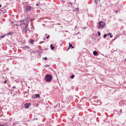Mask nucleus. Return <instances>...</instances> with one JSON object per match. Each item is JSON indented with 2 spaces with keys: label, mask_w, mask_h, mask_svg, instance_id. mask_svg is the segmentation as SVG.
<instances>
[{
  "label": "nucleus",
  "mask_w": 126,
  "mask_h": 126,
  "mask_svg": "<svg viewBox=\"0 0 126 126\" xmlns=\"http://www.w3.org/2000/svg\"><path fill=\"white\" fill-rule=\"evenodd\" d=\"M77 9H78V11H79V9H78V8Z\"/></svg>",
  "instance_id": "obj_32"
},
{
  "label": "nucleus",
  "mask_w": 126,
  "mask_h": 126,
  "mask_svg": "<svg viewBox=\"0 0 126 126\" xmlns=\"http://www.w3.org/2000/svg\"><path fill=\"white\" fill-rule=\"evenodd\" d=\"M34 42V41L32 39H31L30 41V42L32 44H33V43Z\"/></svg>",
  "instance_id": "obj_12"
},
{
  "label": "nucleus",
  "mask_w": 126,
  "mask_h": 126,
  "mask_svg": "<svg viewBox=\"0 0 126 126\" xmlns=\"http://www.w3.org/2000/svg\"><path fill=\"white\" fill-rule=\"evenodd\" d=\"M70 3L71 4V2H70Z\"/></svg>",
  "instance_id": "obj_35"
},
{
  "label": "nucleus",
  "mask_w": 126,
  "mask_h": 126,
  "mask_svg": "<svg viewBox=\"0 0 126 126\" xmlns=\"http://www.w3.org/2000/svg\"><path fill=\"white\" fill-rule=\"evenodd\" d=\"M122 109H120V112L121 113V112H122Z\"/></svg>",
  "instance_id": "obj_22"
},
{
  "label": "nucleus",
  "mask_w": 126,
  "mask_h": 126,
  "mask_svg": "<svg viewBox=\"0 0 126 126\" xmlns=\"http://www.w3.org/2000/svg\"><path fill=\"white\" fill-rule=\"evenodd\" d=\"M36 5L37 6H39V4H36Z\"/></svg>",
  "instance_id": "obj_19"
},
{
  "label": "nucleus",
  "mask_w": 126,
  "mask_h": 126,
  "mask_svg": "<svg viewBox=\"0 0 126 126\" xmlns=\"http://www.w3.org/2000/svg\"><path fill=\"white\" fill-rule=\"evenodd\" d=\"M27 47V46H26Z\"/></svg>",
  "instance_id": "obj_36"
},
{
  "label": "nucleus",
  "mask_w": 126,
  "mask_h": 126,
  "mask_svg": "<svg viewBox=\"0 0 126 126\" xmlns=\"http://www.w3.org/2000/svg\"><path fill=\"white\" fill-rule=\"evenodd\" d=\"M31 7L30 6H27L26 7V10L28 11H30L31 9Z\"/></svg>",
  "instance_id": "obj_5"
},
{
  "label": "nucleus",
  "mask_w": 126,
  "mask_h": 126,
  "mask_svg": "<svg viewBox=\"0 0 126 126\" xmlns=\"http://www.w3.org/2000/svg\"><path fill=\"white\" fill-rule=\"evenodd\" d=\"M45 38H44L43 39V40H45Z\"/></svg>",
  "instance_id": "obj_28"
},
{
  "label": "nucleus",
  "mask_w": 126,
  "mask_h": 126,
  "mask_svg": "<svg viewBox=\"0 0 126 126\" xmlns=\"http://www.w3.org/2000/svg\"><path fill=\"white\" fill-rule=\"evenodd\" d=\"M30 103H29L28 104H24V106L25 107V108L26 109H27L30 106Z\"/></svg>",
  "instance_id": "obj_4"
},
{
  "label": "nucleus",
  "mask_w": 126,
  "mask_h": 126,
  "mask_svg": "<svg viewBox=\"0 0 126 126\" xmlns=\"http://www.w3.org/2000/svg\"><path fill=\"white\" fill-rule=\"evenodd\" d=\"M1 126H4V125H1Z\"/></svg>",
  "instance_id": "obj_27"
},
{
  "label": "nucleus",
  "mask_w": 126,
  "mask_h": 126,
  "mask_svg": "<svg viewBox=\"0 0 126 126\" xmlns=\"http://www.w3.org/2000/svg\"><path fill=\"white\" fill-rule=\"evenodd\" d=\"M107 35H108L107 34H104L103 36L104 38H106Z\"/></svg>",
  "instance_id": "obj_15"
},
{
  "label": "nucleus",
  "mask_w": 126,
  "mask_h": 126,
  "mask_svg": "<svg viewBox=\"0 0 126 126\" xmlns=\"http://www.w3.org/2000/svg\"><path fill=\"white\" fill-rule=\"evenodd\" d=\"M100 1V0H95V1L96 4L98 3Z\"/></svg>",
  "instance_id": "obj_10"
},
{
  "label": "nucleus",
  "mask_w": 126,
  "mask_h": 126,
  "mask_svg": "<svg viewBox=\"0 0 126 126\" xmlns=\"http://www.w3.org/2000/svg\"><path fill=\"white\" fill-rule=\"evenodd\" d=\"M68 49H69V48H68V49L67 50H68Z\"/></svg>",
  "instance_id": "obj_37"
},
{
  "label": "nucleus",
  "mask_w": 126,
  "mask_h": 126,
  "mask_svg": "<svg viewBox=\"0 0 126 126\" xmlns=\"http://www.w3.org/2000/svg\"><path fill=\"white\" fill-rule=\"evenodd\" d=\"M1 7V5L0 4V8Z\"/></svg>",
  "instance_id": "obj_30"
},
{
  "label": "nucleus",
  "mask_w": 126,
  "mask_h": 126,
  "mask_svg": "<svg viewBox=\"0 0 126 126\" xmlns=\"http://www.w3.org/2000/svg\"><path fill=\"white\" fill-rule=\"evenodd\" d=\"M46 35H47V34H46Z\"/></svg>",
  "instance_id": "obj_34"
},
{
  "label": "nucleus",
  "mask_w": 126,
  "mask_h": 126,
  "mask_svg": "<svg viewBox=\"0 0 126 126\" xmlns=\"http://www.w3.org/2000/svg\"><path fill=\"white\" fill-rule=\"evenodd\" d=\"M35 96L36 97H40V95L39 94H35Z\"/></svg>",
  "instance_id": "obj_11"
},
{
  "label": "nucleus",
  "mask_w": 126,
  "mask_h": 126,
  "mask_svg": "<svg viewBox=\"0 0 126 126\" xmlns=\"http://www.w3.org/2000/svg\"><path fill=\"white\" fill-rule=\"evenodd\" d=\"M74 75H72L70 77V78L72 79H73L74 78Z\"/></svg>",
  "instance_id": "obj_13"
},
{
  "label": "nucleus",
  "mask_w": 126,
  "mask_h": 126,
  "mask_svg": "<svg viewBox=\"0 0 126 126\" xmlns=\"http://www.w3.org/2000/svg\"><path fill=\"white\" fill-rule=\"evenodd\" d=\"M45 79L47 82H49L51 81L52 79V76L49 75H47L45 77Z\"/></svg>",
  "instance_id": "obj_3"
},
{
  "label": "nucleus",
  "mask_w": 126,
  "mask_h": 126,
  "mask_svg": "<svg viewBox=\"0 0 126 126\" xmlns=\"http://www.w3.org/2000/svg\"><path fill=\"white\" fill-rule=\"evenodd\" d=\"M49 35H48V36L46 37V38L48 39L49 38Z\"/></svg>",
  "instance_id": "obj_24"
},
{
  "label": "nucleus",
  "mask_w": 126,
  "mask_h": 126,
  "mask_svg": "<svg viewBox=\"0 0 126 126\" xmlns=\"http://www.w3.org/2000/svg\"><path fill=\"white\" fill-rule=\"evenodd\" d=\"M13 88L14 89H15L16 88L15 86H14L13 87Z\"/></svg>",
  "instance_id": "obj_23"
},
{
  "label": "nucleus",
  "mask_w": 126,
  "mask_h": 126,
  "mask_svg": "<svg viewBox=\"0 0 126 126\" xmlns=\"http://www.w3.org/2000/svg\"><path fill=\"white\" fill-rule=\"evenodd\" d=\"M93 54L94 55L96 56L97 55V52L96 51H94L93 52Z\"/></svg>",
  "instance_id": "obj_7"
},
{
  "label": "nucleus",
  "mask_w": 126,
  "mask_h": 126,
  "mask_svg": "<svg viewBox=\"0 0 126 126\" xmlns=\"http://www.w3.org/2000/svg\"><path fill=\"white\" fill-rule=\"evenodd\" d=\"M44 59L46 60H47V57H45L44 58Z\"/></svg>",
  "instance_id": "obj_18"
},
{
  "label": "nucleus",
  "mask_w": 126,
  "mask_h": 126,
  "mask_svg": "<svg viewBox=\"0 0 126 126\" xmlns=\"http://www.w3.org/2000/svg\"><path fill=\"white\" fill-rule=\"evenodd\" d=\"M107 34L108 35L110 36V38H112L113 36V35L111 34V33H109Z\"/></svg>",
  "instance_id": "obj_8"
},
{
  "label": "nucleus",
  "mask_w": 126,
  "mask_h": 126,
  "mask_svg": "<svg viewBox=\"0 0 126 126\" xmlns=\"http://www.w3.org/2000/svg\"><path fill=\"white\" fill-rule=\"evenodd\" d=\"M1 124H0V126H1Z\"/></svg>",
  "instance_id": "obj_33"
},
{
  "label": "nucleus",
  "mask_w": 126,
  "mask_h": 126,
  "mask_svg": "<svg viewBox=\"0 0 126 126\" xmlns=\"http://www.w3.org/2000/svg\"><path fill=\"white\" fill-rule=\"evenodd\" d=\"M125 60H126V59H125Z\"/></svg>",
  "instance_id": "obj_38"
},
{
  "label": "nucleus",
  "mask_w": 126,
  "mask_h": 126,
  "mask_svg": "<svg viewBox=\"0 0 126 126\" xmlns=\"http://www.w3.org/2000/svg\"><path fill=\"white\" fill-rule=\"evenodd\" d=\"M50 47H51V50H53L54 48V47L52 46V44L51 45Z\"/></svg>",
  "instance_id": "obj_9"
},
{
  "label": "nucleus",
  "mask_w": 126,
  "mask_h": 126,
  "mask_svg": "<svg viewBox=\"0 0 126 126\" xmlns=\"http://www.w3.org/2000/svg\"><path fill=\"white\" fill-rule=\"evenodd\" d=\"M117 37H116L114 39V40H116V39Z\"/></svg>",
  "instance_id": "obj_25"
},
{
  "label": "nucleus",
  "mask_w": 126,
  "mask_h": 126,
  "mask_svg": "<svg viewBox=\"0 0 126 126\" xmlns=\"http://www.w3.org/2000/svg\"><path fill=\"white\" fill-rule=\"evenodd\" d=\"M20 21L21 23L19 25L21 26V28H23V31L25 33H27V32L28 31L27 27L28 26L29 21L25 20H21Z\"/></svg>",
  "instance_id": "obj_1"
},
{
  "label": "nucleus",
  "mask_w": 126,
  "mask_h": 126,
  "mask_svg": "<svg viewBox=\"0 0 126 126\" xmlns=\"http://www.w3.org/2000/svg\"><path fill=\"white\" fill-rule=\"evenodd\" d=\"M97 98V97L95 96H94L93 97V98L95 99L94 100V101L96 102H98V100L97 99H96V98Z\"/></svg>",
  "instance_id": "obj_6"
},
{
  "label": "nucleus",
  "mask_w": 126,
  "mask_h": 126,
  "mask_svg": "<svg viewBox=\"0 0 126 126\" xmlns=\"http://www.w3.org/2000/svg\"><path fill=\"white\" fill-rule=\"evenodd\" d=\"M98 36H99L100 35V32L99 31H98Z\"/></svg>",
  "instance_id": "obj_16"
},
{
  "label": "nucleus",
  "mask_w": 126,
  "mask_h": 126,
  "mask_svg": "<svg viewBox=\"0 0 126 126\" xmlns=\"http://www.w3.org/2000/svg\"><path fill=\"white\" fill-rule=\"evenodd\" d=\"M72 45L71 44H70V45H69V47H72Z\"/></svg>",
  "instance_id": "obj_21"
},
{
  "label": "nucleus",
  "mask_w": 126,
  "mask_h": 126,
  "mask_svg": "<svg viewBox=\"0 0 126 126\" xmlns=\"http://www.w3.org/2000/svg\"><path fill=\"white\" fill-rule=\"evenodd\" d=\"M7 82V81L6 80H5L4 81V83H6Z\"/></svg>",
  "instance_id": "obj_17"
},
{
  "label": "nucleus",
  "mask_w": 126,
  "mask_h": 126,
  "mask_svg": "<svg viewBox=\"0 0 126 126\" xmlns=\"http://www.w3.org/2000/svg\"><path fill=\"white\" fill-rule=\"evenodd\" d=\"M12 33L10 32L7 34V35H11Z\"/></svg>",
  "instance_id": "obj_14"
},
{
  "label": "nucleus",
  "mask_w": 126,
  "mask_h": 126,
  "mask_svg": "<svg viewBox=\"0 0 126 126\" xmlns=\"http://www.w3.org/2000/svg\"><path fill=\"white\" fill-rule=\"evenodd\" d=\"M74 48V47H72H72L71 48Z\"/></svg>",
  "instance_id": "obj_29"
},
{
  "label": "nucleus",
  "mask_w": 126,
  "mask_h": 126,
  "mask_svg": "<svg viewBox=\"0 0 126 126\" xmlns=\"http://www.w3.org/2000/svg\"><path fill=\"white\" fill-rule=\"evenodd\" d=\"M69 45H70V43H69Z\"/></svg>",
  "instance_id": "obj_31"
},
{
  "label": "nucleus",
  "mask_w": 126,
  "mask_h": 126,
  "mask_svg": "<svg viewBox=\"0 0 126 126\" xmlns=\"http://www.w3.org/2000/svg\"><path fill=\"white\" fill-rule=\"evenodd\" d=\"M4 37H5V36L4 35H2V36L1 37V38H3Z\"/></svg>",
  "instance_id": "obj_20"
},
{
  "label": "nucleus",
  "mask_w": 126,
  "mask_h": 126,
  "mask_svg": "<svg viewBox=\"0 0 126 126\" xmlns=\"http://www.w3.org/2000/svg\"><path fill=\"white\" fill-rule=\"evenodd\" d=\"M98 28L99 29H102L106 25L105 23L102 21H100L98 23Z\"/></svg>",
  "instance_id": "obj_2"
},
{
  "label": "nucleus",
  "mask_w": 126,
  "mask_h": 126,
  "mask_svg": "<svg viewBox=\"0 0 126 126\" xmlns=\"http://www.w3.org/2000/svg\"><path fill=\"white\" fill-rule=\"evenodd\" d=\"M118 12V11H116L115 12V13H117Z\"/></svg>",
  "instance_id": "obj_26"
}]
</instances>
